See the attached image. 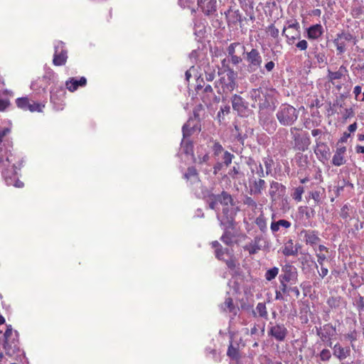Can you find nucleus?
<instances>
[{"mask_svg": "<svg viewBox=\"0 0 364 364\" xmlns=\"http://www.w3.org/2000/svg\"><path fill=\"white\" fill-rule=\"evenodd\" d=\"M237 47H241L243 52H245V47L244 46H242L240 43L238 42H235V43H230V46L228 47V55H235V49Z\"/></svg>", "mask_w": 364, "mask_h": 364, "instance_id": "nucleus-36", "label": "nucleus"}, {"mask_svg": "<svg viewBox=\"0 0 364 364\" xmlns=\"http://www.w3.org/2000/svg\"><path fill=\"white\" fill-rule=\"evenodd\" d=\"M323 28L321 24L312 25L306 29L307 38L310 40H317L323 35Z\"/></svg>", "mask_w": 364, "mask_h": 364, "instance_id": "nucleus-16", "label": "nucleus"}, {"mask_svg": "<svg viewBox=\"0 0 364 364\" xmlns=\"http://www.w3.org/2000/svg\"><path fill=\"white\" fill-rule=\"evenodd\" d=\"M45 107L44 104L37 103L34 101H31L29 105V107L28 110L33 112H41L43 111V107Z\"/></svg>", "mask_w": 364, "mask_h": 364, "instance_id": "nucleus-34", "label": "nucleus"}, {"mask_svg": "<svg viewBox=\"0 0 364 364\" xmlns=\"http://www.w3.org/2000/svg\"><path fill=\"white\" fill-rule=\"evenodd\" d=\"M296 47L300 50H306L308 48V43L306 40L299 41L296 44Z\"/></svg>", "mask_w": 364, "mask_h": 364, "instance_id": "nucleus-53", "label": "nucleus"}, {"mask_svg": "<svg viewBox=\"0 0 364 364\" xmlns=\"http://www.w3.org/2000/svg\"><path fill=\"white\" fill-rule=\"evenodd\" d=\"M206 202L212 210H216L220 203L223 205L221 214H217V218L220 221V226L232 228L234 226L235 216L236 215L237 207L230 194L223 191L220 194L210 193L206 197Z\"/></svg>", "mask_w": 364, "mask_h": 364, "instance_id": "nucleus-1", "label": "nucleus"}, {"mask_svg": "<svg viewBox=\"0 0 364 364\" xmlns=\"http://www.w3.org/2000/svg\"><path fill=\"white\" fill-rule=\"evenodd\" d=\"M331 348L333 350V355L340 360H343L350 355V350L348 347L343 348L339 343H336Z\"/></svg>", "mask_w": 364, "mask_h": 364, "instance_id": "nucleus-19", "label": "nucleus"}, {"mask_svg": "<svg viewBox=\"0 0 364 364\" xmlns=\"http://www.w3.org/2000/svg\"><path fill=\"white\" fill-rule=\"evenodd\" d=\"M278 225H279L280 227H282L285 229H287L291 227V223L286 220H278Z\"/></svg>", "mask_w": 364, "mask_h": 364, "instance_id": "nucleus-58", "label": "nucleus"}, {"mask_svg": "<svg viewBox=\"0 0 364 364\" xmlns=\"http://www.w3.org/2000/svg\"><path fill=\"white\" fill-rule=\"evenodd\" d=\"M245 60L248 63L249 70L254 72L261 68L262 58L257 49L252 48L250 51L247 52Z\"/></svg>", "mask_w": 364, "mask_h": 364, "instance_id": "nucleus-6", "label": "nucleus"}, {"mask_svg": "<svg viewBox=\"0 0 364 364\" xmlns=\"http://www.w3.org/2000/svg\"><path fill=\"white\" fill-rule=\"evenodd\" d=\"M227 354L229 357L232 358H236L238 354L237 348H234L231 344L228 350Z\"/></svg>", "mask_w": 364, "mask_h": 364, "instance_id": "nucleus-47", "label": "nucleus"}, {"mask_svg": "<svg viewBox=\"0 0 364 364\" xmlns=\"http://www.w3.org/2000/svg\"><path fill=\"white\" fill-rule=\"evenodd\" d=\"M314 153L318 160L323 163L329 159L330 149L325 142L322 141L321 136H318L316 139Z\"/></svg>", "mask_w": 364, "mask_h": 364, "instance_id": "nucleus-7", "label": "nucleus"}, {"mask_svg": "<svg viewBox=\"0 0 364 364\" xmlns=\"http://www.w3.org/2000/svg\"><path fill=\"white\" fill-rule=\"evenodd\" d=\"M256 174L258 175L259 177H264L266 175V172H264V169L262 167V165L261 164H259V166H256Z\"/></svg>", "mask_w": 364, "mask_h": 364, "instance_id": "nucleus-56", "label": "nucleus"}, {"mask_svg": "<svg viewBox=\"0 0 364 364\" xmlns=\"http://www.w3.org/2000/svg\"><path fill=\"white\" fill-rule=\"evenodd\" d=\"M244 204L251 208L252 209H256L257 204L256 201L250 196H246L243 201Z\"/></svg>", "mask_w": 364, "mask_h": 364, "instance_id": "nucleus-42", "label": "nucleus"}, {"mask_svg": "<svg viewBox=\"0 0 364 364\" xmlns=\"http://www.w3.org/2000/svg\"><path fill=\"white\" fill-rule=\"evenodd\" d=\"M10 156H11V154H8V152H7V151H6L5 153H3V149H2V148H0V164H1V163H3V161H4V159H5V160H6L7 162L10 163V161H10V159H9V158H10Z\"/></svg>", "mask_w": 364, "mask_h": 364, "instance_id": "nucleus-51", "label": "nucleus"}, {"mask_svg": "<svg viewBox=\"0 0 364 364\" xmlns=\"http://www.w3.org/2000/svg\"><path fill=\"white\" fill-rule=\"evenodd\" d=\"M225 261L228 268L232 269L235 267V261L233 259L230 258L229 259H225Z\"/></svg>", "mask_w": 364, "mask_h": 364, "instance_id": "nucleus-61", "label": "nucleus"}, {"mask_svg": "<svg viewBox=\"0 0 364 364\" xmlns=\"http://www.w3.org/2000/svg\"><path fill=\"white\" fill-rule=\"evenodd\" d=\"M321 191H312L309 193V197L314 200L315 205H318L320 203L321 197Z\"/></svg>", "mask_w": 364, "mask_h": 364, "instance_id": "nucleus-41", "label": "nucleus"}, {"mask_svg": "<svg viewBox=\"0 0 364 364\" xmlns=\"http://www.w3.org/2000/svg\"><path fill=\"white\" fill-rule=\"evenodd\" d=\"M232 74V73L230 72L227 74V78L223 77L220 80L224 92H232L236 86L235 81L233 79Z\"/></svg>", "mask_w": 364, "mask_h": 364, "instance_id": "nucleus-20", "label": "nucleus"}, {"mask_svg": "<svg viewBox=\"0 0 364 364\" xmlns=\"http://www.w3.org/2000/svg\"><path fill=\"white\" fill-rule=\"evenodd\" d=\"M185 178L189 179L191 178H194L197 179V171L194 167H189L187 170V172L184 175Z\"/></svg>", "mask_w": 364, "mask_h": 364, "instance_id": "nucleus-44", "label": "nucleus"}, {"mask_svg": "<svg viewBox=\"0 0 364 364\" xmlns=\"http://www.w3.org/2000/svg\"><path fill=\"white\" fill-rule=\"evenodd\" d=\"M283 274L279 276V280L283 282H296L297 279L296 269L291 265H285L282 268Z\"/></svg>", "mask_w": 364, "mask_h": 364, "instance_id": "nucleus-12", "label": "nucleus"}, {"mask_svg": "<svg viewBox=\"0 0 364 364\" xmlns=\"http://www.w3.org/2000/svg\"><path fill=\"white\" fill-rule=\"evenodd\" d=\"M286 193V187L277 181H272L269 185V195L272 202L280 199Z\"/></svg>", "mask_w": 364, "mask_h": 364, "instance_id": "nucleus-11", "label": "nucleus"}, {"mask_svg": "<svg viewBox=\"0 0 364 364\" xmlns=\"http://www.w3.org/2000/svg\"><path fill=\"white\" fill-rule=\"evenodd\" d=\"M266 33H268L271 37L276 40V43L274 45V49L277 47L282 48V45L279 43V29L275 27V26L272 23L269 26L266 28Z\"/></svg>", "mask_w": 364, "mask_h": 364, "instance_id": "nucleus-25", "label": "nucleus"}, {"mask_svg": "<svg viewBox=\"0 0 364 364\" xmlns=\"http://www.w3.org/2000/svg\"><path fill=\"white\" fill-rule=\"evenodd\" d=\"M16 102L18 107L26 111L29 107L31 101L27 97H20L16 100Z\"/></svg>", "mask_w": 364, "mask_h": 364, "instance_id": "nucleus-32", "label": "nucleus"}, {"mask_svg": "<svg viewBox=\"0 0 364 364\" xmlns=\"http://www.w3.org/2000/svg\"><path fill=\"white\" fill-rule=\"evenodd\" d=\"M224 228V233L220 237V240L227 245H231L232 244L233 235L229 231V229L233 228H226L225 226H222Z\"/></svg>", "mask_w": 364, "mask_h": 364, "instance_id": "nucleus-29", "label": "nucleus"}, {"mask_svg": "<svg viewBox=\"0 0 364 364\" xmlns=\"http://www.w3.org/2000/svg\"><path fill=\"white\" fill-rule=\"evenodd\" d=\"M68 56L67 51L64 49V44L63 42H58L55 45V53L53 56V63L55 65H63L66 63Z\"/></svg>", "mask_w": 364, "mask_h": 364, "instance_id": "nucleus-9", "label": "nucleus"}, {"mask_svg": "<svg viewBox=\"0 0 364 364\" xmlns=\"http://www.w3.org/2000/svg\"><path fill=\"white\" fill-rule=\"evenodd\" d=\"M316 256L317 257V262L320 266L323 265L324 261L327 259V256L324 253L316 252Z\"/></svg>", "mask_w": 364, "mask_h": 364, "instance_id": "nucleus-50", "label": "nucleus"}, {"mask_svg": "<svg viewBox=\"0 0 364 364\" xmlns=\"http://www.w3.org/2000/svg\"><path fill=\"white\" fill-rule=\"evenodd\" d=\"M263 164L266 168V175H269L272 171L273 161L269 158H264L263 159Z\"/></svg>", "mask_w": 364, "mask_h": 364, "instance_id": "nucleus-43", "label": "nucleus"}, {"mask_svg": "<svg viewBox=\"0 0 364 364\" xmlns=\"http://www.w3.org/2000/svg\"><path fill=\"white\" fill-rule=\"evenodd\" d=\"M266 187V183L264 180L259 178L258 180H255L252 183V185L250 188V192L255 195H260L262 191Z\"/></svg>", "mask_w": 364, "mask_h": 364, "instance_id": "nucleus-26", "label": "nucleus"}, {"mask_svg": "<svg viewBox=\"0 0 364 364\" xmlns=\"http://www.w3.org/2000/svg\"><path fill=\"white\" fill-rule=\"evenodd\" d=\"M316 334L320 337L323 342H326L327 346L332 347L331 339L336 334V327L331 323L323 325L322 327L316 329Z\"/></svg>", "mask_w": 364, "mask_h": 364, "instance_id": "nucleus-5", "label": "nucleus"}, {"mask_svg": "<svg viewBox=\"0 0 364 364\" xmlns=\"http://www.w3.org/2000/svg\"><path fill=\"white\" fill-rule=\"evenodd\" d=\"M346 152V146L337 147L336 152L332 159V164L336 166H341L346 164V159L345 154Z\"/></svg>", "mask_w": 364, "mask_h": 364, "instance_id": "nucleus-15", "label": "nucleus"}, {"mask_svg": "<svg viewBox=\"0 0 364 364\" xmlns=\"http://www.w3.org/2000/svg\"><path fill=\"white\" fill-rule=\"evenodd\" d=\"M274 67L275 64L273 61L267 62L264 65L265 69L268 72H271L274 68Z\"/></svg>", "mask_w": 364, "mask_h": 364, "instance_id": "nucleus-62", "label": "nucleus"}, {"mask_svg": "<svg viewBox=\"0 0 364 364\" xmlns=\"http://www.w3.org/2000/svg\"><path fill=\"white\" fill-rule=\"evenodd\" d=\"M301 235H303L306 244L312 247L317 245L321 240L318 232L314 230H303L301 232Z\"/></svg>", "mask_w": 364, "mask_h": 364, "instance_id": "nucleus-14", "label": "nucleus"}, {"mask_svg": "<svg viewBox=\"0 0 364 364\" xmlns=\"http://www.w3.org/2000/svg\"><path fill=\"white\" fill-rule=\"evenodd\" d=\"M231 58L230 60L232 64L237 65L242 62V58L236 55H230Z\"/></svg>", "mask_w": 364, "mask_h": 364, "instance_id": "nucleus-59", "label": "nucleus"}, {"mask_svg": "<svg viewBox=\"0 0 364 364\" xmlns=\"http://www.w3.org/2000/svg\"><path fill=\"white\" fill-rule=\"evenodd\" d=\"M87 83V80L85 77H82L79 80L72 77L65 82V86L70 92L75 91L79 86H85Z\"/></svg>", "mask_w": 364, "mask_h": 364, "instance_id": "nucleus-22", "label": "nucleus"}, {"mask_svg": "<svg viewBox=\"0 0 364 364\" xmlns=\"http://www.w3.org/2000/svg\"><path fill=\"white\" fill-rule=\"evenodd\" d=\"M215 3L214 0H198V5L205 15H210L215 11Z\"/></svg>", "mask_w": 364, "mask_h": 364, "instance_id": "nucleus-18", "label": "nucleus"}, {"mask_svg": "<svg viewBox=\"0 0 364 364\" xmlns=\"http://www.w3.org/2000/svg\"><path fill=\"white\" fill-rule=\"evenodd\" d=\"M256 225L259 227L261 231L264 232L267 229V223L263 215H259L255 220Z\"/></svg>", "mask_w": 364, "mask_h": 364, "instance_id": "nucleus-37", "label": "nucleus"}, {"mask_svg": "<svg viewBox=\"0 0 364 364\" xmlns=\"http://www.w3.org/2000/svg\"><path fill=\"white\" fill-rule=\"evenodd\" d=\"M299 131L296 127L290 129L291 138L294 141V147L299 151H304L308 149L311 144L310 137L307 133L301 134Z\"/></svg>", "mask_w": 364, "mask_h": 364, "instance_id": "nucleus-4", "label": "nucleus"}, {"mask_svg": "<svg viewBox=\"0 0 364 364\" xmlns=\"http://www.w3.org/2000/svg\"><path fill=\"white\" fill-rule=\"evenodd\" d=\"M12 334V328H11V326L9 325V326H7V328L4 333V346L6 347V346L9 345V337L11 336V335Z\"/></svg>", "mask_w": 364, "mask_h": 364, "instance_id": "nucleus-46", "label": "nucleus"}, {"mask_svg": "<svg viewBox=\"0 0 364 364\" xmlns=\"http://www.w3.org/2000/svg\"><path fill=\"white\" fill-rule=\"evenodd\" d=\"M262 241V238L260 236H256L253 240H252L250 243L246 244L243 246V249L245 251H247L250 255H255L261 250L262 245L261 242Z\"/></svg>", "mask_w": 364, "mask_h": 364, "instance_id": "nucleus-17", "label": "nucleus"}, {"mask_svg": "<svg viewBox=\"0 0 364 364\" xmlns=\"http://www.w3.org/2000/svg\"><path fill=\"white\" fill-rule=\"evenodd\" d=\"M256 312L258 314L259 316L267 319L268 313L264 303L259 302L257 304L256 306Z\"/></svg>", "mask_w": 364, "mask_h": 364, "instance_id": "nucleus-31", "label": "nucleus"}, {"mask_svg": "<svg viewBox=\"0 0 364 364\" xmlns=\"http://www.w3.org/2000/svg\"><path fill=\"white\" fill-rule=\"evenodd\" d=\"M314 250L316 252H321L323 253V252L328 253V248H327L326 246L320 245L318 246L317 248H314Z\"/></svg>", "mask_w": 364, "mask_h": 364, "instance_id": "nucleus-60", "label": "nucleus"}, {"mask_svg": "<svg viewBox=\"0 0 364 364\" xmlns=\"http://www.w3.org/2000/svg\"><path fill=\"white\" fill-rule=\"evenodd\" d=\"M284 27H287V30L294 29L295 33L300 32V25L296 20L288 21Z\"/></svg>", "mask_w": 364, "mask_h": 364, "instance_id": "nucleus-38", "label": "nucleus"}, {"mask_svg": "<svg viewBox=\"0 0 364 364\" xmlns=\"http://www.w3.org/2000/svg\"><path fill=\"white\" fill-rule=\"evenodd\" d=\"M231 101L234 110L237 111L240 115L245 114L246 112H247V106L242 97L237 95H234Z\"/></svg>", "mask_w": 364, "mask_h": 364, "instance_id": "nucleus-13", "label": "nucleus"}, {"mask_svg": "<svg viewBox=\"0 0 364 364\" xmlns=\"http://www.w3.org/2000/svg\"><path fill=\"white\" fill-rule=\"evenodd\" d=\"M357 308L360 315L364 314V299L363 296L359 297L357 301Z\"/></svg>", "mask_w": 364, "mask_h": 364, "instance_id": "nucleus-49", "label": "nucleus"}, {"mask_svg": "<svg viewBox=\"0 0 364 364\" xmlns=\"http://www.w3.org/2000/svg\"><path fill=\"white\" fill-rule=\"evenodd\" d=\"M65 90L63 87H55L50 91V102L54 105L57 110L63 109V98Z\"/></svg>", "mask_w": 364, "mask_h": 364, "instance_id": "nucleus-10", "label": "nucleus"}, {"mask_svg": "<svg viewBox=\"0 0 364 364\" xmlns=\"http://www.w3.org/2000/svg\"><path fill=\"white\" fill-rule=\"evenodd\" d=\"M221 309L224 311L232 313L233 316H236L239 311V309L233 304V301L230 297L226 298L225 302L221 306Z\"/></svg>", "mask_w": 364, "mask_h": 364, "instance_id": "nucleus-27", "label": "nucleus"}, {"mask_svg": "<svg viewBox=\"0 0 364 364\" xmlns=\"http://www.w3.org/2000/svg\"><path fill=\"white\" fill-rule=\"evenodd\" d=\"M280 282V291L283 293V294H288L290 292V291H289V287H287V282H283V281H281L279 280Z\"/></svg>", "mask_w": 364, "mask_h": 364, "instance_id": "nucleus-54", "label": "nucleus"}, {"mask_svg": "<svg viewBox=\"0 0 364 364\" xmlns=\"http://www.w3.org/2000/svg\"><path fill=\"white\" fill-rule=\"evenodd\" d=\"M9 105L10 103L9 100L0 99V112L4 111Z\"/></svg>", "mask_w": 364, "mask_h": 364, "instance_id": "nucleus-57", "label": "nucleus"}, {"mask_svg": "<svg viewBox=\"0 0 364 364\" xmlns=\"http://www.w3.org/2000/svg\"><path fill=\"white\" fill-rule=\"evenodd\" d=\"M211 244L215 248V255L218 259L225 260V256L229 257L230 252L228 248H223L218 241H213Z\"/></svg>", "mask_w": 364, "mask_h": 364, "instance_id": "nucleus-21", "label": "nucleus"}, {"mask_svg": "<svg viewBox=\"0 0 364 364\" xmlns=\"http://www.w3.org/2000/svg\"><path fill=\"white\" fill-rule=\"evenodd\" d=\"M282 253L285 256H296L298 254V247L294 245L293 240L289 239L285 244L282 250Z\"/></svg>", "mask_w": 364, "mask_h": 364, "instance_id": "nucleus-23", "label": "nucleus"}, {"mask_svg": "<svg viewBox=\"0 0 364 364\" xmlns=\"http://www.w3.org/2000/svg\"><path fill=\"white\" fill-rule=\"evenodd\" d=\"M262 90L261 88L252 89L249 92L248 96L250 99L252 101V103L251 104L252 107H256L257 102L262 101Z\"/></svg>", "mask_w": 364, "mask_h": 364, "instance_id": "nucleus-28", "label": "nucleus"}, {"mask_svg": "<svg viewBox=\"0 0 364 364\" xmlns=\"http://www.w3.org/2000/svg\"><path fill=\"white\" fill-rule=\"evenodd\" d=\"M269 336H272L277 341H284L288 334V330L282 323H269Z\"/></svg>", "mask_w": 364, "mask_h": 364, "instance_id": "nucleus-8", "label": "nucleus"}, {"mask_svg": "<svg viewBox=\"0 0 364 364\" xmlns=\"http://www.w3.org/2000/svg\"><path fill=\"white\" fill-rule=\"evenodd\" d=\"M279 273V268L278 267H272L269 269H268L265 273V279L267 281H272L274 279Z\"/></svg>", "mask_w": 364, "mask_h": 364, "instance_id": "nucleus-33", "label": "nucleus"}, {"mask_svg": "<svg viewBox=\"0 0 364 364\" xmlns=\"http://www.w3.org/2000/svg\"><path fill=\"white\" fill-rule=\"evenodd\" d=\"M234 158V155L230 154V152L225 151L223 154V164L226 166H228L231 162L232 159Z\"/></svg>", "mask_w": 364, "mask_h": 364, "instance_id": "nucleus-39", "label": "nucleus"}, {"mask_svg": "<svg viewBox=\"0 0 364 364\" xmlns=\"http://www.w3.org/2000/svg\"><path fill=\"white\" fill-rule=\"evenodd\" d=\"M279 228H280V226H279V225H278V221L272 222L271 223L270 228H271V230L272 231V232H277L279 230Z\"/></svg>", "mask_w": 364, "mask_h": 364, "instance_id": "nucleus-64", "label": "nucleus"}, {"mask_svg": "<svg viewBox=\"0 0 364 364\" xmlns=\"http://www.w3.org/2000/svg\"><path fill=\"white\" fill-rule=\"evenodd\" d=\"M287 27H284L282 29V36H285L287 43L289 46H291L294 43L296 39H299L300 38V32L295 33V36H290L289 34L287 33Z\"/></svg>", "mask_w": 364, "mask_h": 364, "instance_id": "nucleus-30", "label": "nucleus"}, {"mask_svg": "<svg viewBox=\"0 0 364 364\" xmlns=\"http://www.w3.org/2000/svg\"><path fill=\"white\" fill-rule=\"evenodd\" d=\"M213 151L214 154L218 156L223 151V148L218 142H214L213 146Z\"/></svg>", "mask_w": 364, "mask_h": 364, "instance_id": "nucleus-52", "label": "nucleus"}, {"mask_svg": "<svg viewBox=\"0 0 364 364\" xmlns=\"http://www.w3.org/2000/svg\"><path fill=\"white\" fill-rule=\"evenodd\" d=\"M276 115L282 125L291 126L298 119L299 111L293 106L284 104L279 107Z\"/></svg>", "mask_w": 364, "mask_h": 364, "instance_id": "nucleus-2", "label": "nucleus"}, {"mask_svg": "<svg viewBox=\"0 0 364 364\" xmlns=\"http://www.w3.org/2000/svg\"><path fill=\"white\" fill-rule=\"evenodd\" d=\"M11 132L9 127H1L0 126V143L3 141L4 137L7 136Z\"/></svg>", "mask_w": 364, "mask_h": 364, "instance_id": "nucleus-48", "label": "nucleus"}, {"mask_svg": "<svg viewBox=\"0 0 364 364\" xmlns=\"http://www.w3.org/2000/svg\"><path fill=\"white\" fill-rule=\"evenodd\" d=\"M348 73V70L346 66L341 65L338 70L336 72H333L331 70H328V78L329 81L332 82L336 80H340L343 76H345L346 74Z\"/></svg>", "mask_w": 364, "mask_h": 364, "instance_id": "nucleus-24", "label": "nucleus"}, {"mask_svg": "<svg viewBox=\"0 0 364 364\" xmlns=\"http://www.w3.org/2000/svg\"><path fill=\"white\" fill-rule=\"evenodd\" d=\"M346 338L350 341L351 342L355 341L357 340V332L355 330H353V331L348 333L346 336Z\"/></svg>", "mask_w": 364, "mask_h": 364, "instance_id": "nucleus-55", "label": "nucleus"}, {"mask_svg": "<svg viewBox=\"0 0 364 364\" xmlns=\"http://www.w3.org/2000/svg\"><path fill=\"white\" fill-rule=\"evenodd\" d=\"M356 38L349 32H341L336 35V38L333 40V43L336 47L337 54L341 55L346 51L348 44L353 43V45L356 43Z\"/></svg>", "mask_w": 364, "mask_h": 364, "instance_id": "nucleus-3", "label": "nucleus"}, {"mask_svg": "<svg viewBox=\"0 0 364 364\" xmlns=\"http://www.w3.org/2000/svg\"><path fill=\"white\" fill-rule=\"evenodd\" d=\"M304 192V188L303 186L296 187L292 193V198L297 202H300L302 199V194Z\"/></svg>", "mask_w": 364, "mask_h": 364, "instance_id": "nucleus-35", "label": "nucleus"}, {"mask_svg": "<svg viewBox=\"0 0 364 364\" xmlns=\"http://www.w3.org/2000/svg\"><path fill=\"white\" fill-rule=\"evenodd\" d=\"M348 208L347 205H344L341 209V216L343 219H346L349 216L348 213Z\"/></svg>", "mask_w": 364, "mask_h": 364, "instance_id": "nucleus-63", "label": "nucleus"}, {"mask_svg": "<svg viewBox=\"0 0 364 364\" xmlns=\"http://www.w3.org/2000/svg\"><path fill=\"white\" fill-rule=\"evenodd\" d=\"M319 358L322 361H328L331 358L330 350L327 348L323 349L319 354Z\"/></svg>", "mask_w": 364, "mask_h": 364, "instance_id": "nucleus-40", "label": "nucleus"}, {"mask_svg": "<svg viewBox=\"0 0 364 364\" xmlns=\"http://www.w3.org/2000/svg\"><path fill=\"white\" fill-rule=\"evenodd\" d=\"M182 149L186 154H192L193 144L190 142L183 141L181 143Z\"/></svg>", "mask_w": 364, "mask_h": 364, "instance_id": "nucleus-45", "label": "nucleus"}]
</instances>
